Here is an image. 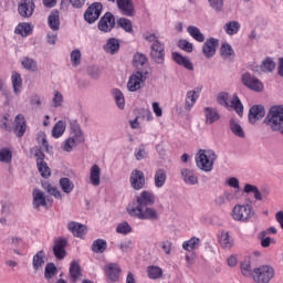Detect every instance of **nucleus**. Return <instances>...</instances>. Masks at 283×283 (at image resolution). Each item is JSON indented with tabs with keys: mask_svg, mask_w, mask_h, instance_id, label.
Wrapping results in <instances>:
<instances>
[{
	"mask_svg": "<svg viewBox=\"0 0 283 283\" xmlns=\"http://www.w3.org/2000/svg\"><path fill=\"white\" fill-rule=\"evenodd\" d=\"M244 192L245 193H254L255 200H262V192H260V189H258L256 186L247 184L244 186Z\"/></svg>",
	"mask_w": 283,
	"mask_h": 283,
	"instance_id": "obj_51",
	"label": "nucleus"
},
{
	"mask_svg": "<svg viewBox=\"0 0 283 283\" xmlns=\"http://www.w3.org/2000/svg\"><path fill=\"white\" fill-rule=\"evenodd\" d=\"M200 92H202V88H197L187 92L185 99V109L187 112H191L193 105H196V102L198 101V98H200Z\"/></svg>",
	"mask_w": 283,
	"mask_h": 283,
	"instance_id": "obj_20",
	"label": "nucleus"
},
{
	"mask_svg": "<svg viewBox=\"0 0 283 283\" xmlns=\"http://www.w3.org/2000/svg\"><path fill=\"white\" fill-rule=\"evenodd\" d=\"M258 238L261 240V247L263 249H269V247H271V237H266V232H260Z\"/></svg>",
	"mask_w": 283,
	"mask_h": 283,
	"instance_id": "obj_60",
	"label": "nucleus"
},
{
	"mask_svg": "<svg viewBox=\"0 0 283 283\" xmlns=\"http://www.w3.org/2000/svg\"><path fill=\"white\" fill-rule=\"evenodd\" d=\"M11 83L14 94H21V88L23 87V78H21V74L12 72Z\"/></svg>",
	"mask_w": 283,
	"mask_h": 283,
	"instance_id": "obj_30",
	"label": "nucleus"
},
{
	"mask_svg": "<svg viewBox=\"0 0 283 283\" xmlns=\"http://www.w3.org/2000/svg\"><path fill=\"white\" fill-rule=\"evenodd\" d=\"M266 116V111L262 105H254L249 111V123L251 125H255L258 120L264 118Z\"/></svg>",
	"mask_w": 283,
	"mask_h": 283,
	"instance_id": "obj_18",
	"label": "nucleus"
},
{
	"mask_svg": "<svg viewBox=\"0 0 283 283\" xmlns=\"http://www.w3.org/2000/svg\"><path fill=\"white\" fill-rule=\"evenodd\" d=\"M72 6L73 8H83L85 6V0H62L61 1V9L67 10L69 6Z\"/></svg>",
	"mask_w": 283,
	"mask_h": 283,
	"instance_id": "obj_46",
	"label": "nucleus"
},
{
	"mask_svg": "<svg viewBox=\"0 0 283 283\" xmlns=\"http://www.w3.org/2000/svg\"><path fill=\"white\" fill-rule=\"evenodd\" d=\"M241 273L244 275V277H253V271H251V262L245 261L242 262L241 265Z\"/></svg>",
	"mask_w": 283,
	"mask_h": 283,
	"instance_id": "obj_54",
	"label": "nucleus"
},
{
	"mask_svg": "<svg viewBox=\"0 0 283 283\" xmlns=\"http://www.w3.org/2000/svg\"><path fill=\"white\" fill-rule=\"evenodd\" d=\"M90 181L93 187H98L101 185V167L96 164L91 167Z\"/></svg>",
	"mask_w": 283,
	"mask_h": 283,
	"instance_id": "obj_28",
	"label": "nucleus"
},
{
	"mask_svg": "<svg viewBox=\"0 0 283 283\" xmlns=\"http://www.w3.org/2000/svg\"><path fill=\"white\" fill-rule=\"evenodd\" d=\"M198 247H200V239L196 237H192L191 239L182 243V250L188 251L189 253H191V251H196Z\"/></svg>",
	"mask_w": 283,
	"mask_h": 283,
	"instance_id": "obj_37",
	"label": "nucleus"
},
{
	"mask_svg": "<svg viewBox=\"0 0 283 283\" xmlns=\"http://www.w3.org/2000/svg\"><path fill=\"white\" fill-rule=\"evenodd\" d=\"M145 41L151 43L150 45V56L155 63H165V43H163L158 35L155 33H146L144 35Z\"/></svg>",
	"mask_w": 283,
	"mask_h": 283,
	"instance_id": "obj_2",
	"label": "nucleus"
},
{
	"mask_svg": "<svg viewBox=\"0 0 283 283\" xmlns=\"http://www.w3.org/2000/svg\"><path fill=\"white\" fill-rule=\"evenodd\" d=\"M56 273H59V270H56V265L54 263H48L45 265L44 277H46V280H52Z\"/></svg>",
	"mask_w": 283,
	"mask_h": 283,
	"instance_id": "obj_50",
	"label": "nucleus"
},
{
	"mask_svg": "<svg viewBox=\"0 0 283 283\" xmlns=\"http://www.w3.org/2000/svg\"><path fill=\"white\" fill-rule=\"evenodd\" d=\"M34 156L36 158L39 174L42 178H50V176H52V170L50 169V166H48V163H45V154H43L41 149H35Z\"/></svg>",
	"mask_w": 283,
	"mask_h": 283,
	"instance_id": "obj_9",
	"label": "nucleus"
},
{
	"mask_svg": "<svg viewBox=\"0 0 283 283\" xmlns=\"http://www.w3.org/2000/svg\"><path fill=\"white\" fill-rule=\"evenodd\" d=\"M242 83L245 87H249V90H253V92H262V90H264V84L250 73L242 75Z\"/></svg>",
	"mask_w": 283,
	"mask_h": 283,
	"instance_id": "obj_14",
	"label": "nucleus"
},
{
	"mask_svg": "<svg viewBox=\"0 0 283 283\" xmlns=\"http://www.w3.org/2000/svg\"><path fill=\"white\" fill-rule=\"evenodd\" d=\"M71 62L74 66L81 65V51L78 49L71 52Z\"/></svg>",
	"mask_w": 283,
	"mask_h": 283,
	"instance_id": "obj_62",
	"label": "nucleus"
},
{
	"mask_svg": "<svg viewBox=\"0 0 283 283\" xmlns=\"http://www.w3.org/2000/svg\"><path fill=\"white\" fill-rule=\"evenodd\" d=\"M116 232L127 235V233H132V226L127 222L119 223L116 228Z\"/></svg>",
	"mask_w": 283,
	"mask_h": 283,
	"instance_id": "obj_59",
	"label": "nucleus"
},
{
	"mask_svg": "<svg viewBox=\"0 0 283 283\" xmlns=\"http://www.w3.org/2000/svg\"><path fill=\"white\" fill-rule=\"evenodd\" d=\"M128 213L138 220H158V211L154 208L127 209Z\"/></svg>",
	"mask_w": 283,
	"mask_h": 283,
	"instance_id": "obj_7",
	"label": "nucleus"
},
{
	"mask_svg": "<svg viewBox=\"0 0 283 283\" xmlns=\"http://www.w3.org/2000/svg\"><path fill=\"white\" fill-rule=\"evenodd\" d=\"M233 48H231V44H222L221 45V56L224 59H231L233 56Z\"/></svg>",
	"mask_w": 283,
	"mask_h": 283,
	"instance_id": "obj_57",
	"label": "nucleus"
},
{
	"mask_svg": "<svg viewBox=\"0 0 283 283\" xmlns=\"http://www.w3.org/2000/svg\"><path fill=\"white\" fill-rule=\"evenodd\" d=\"M264 124L272 132L283 134V105L272 106L264 118Z\"/></svg>",
	"mask_w": 283,
	"mask_h": 283,
	"instance_id": "obj_1",
	"label": "nucleus"
},
{
	"mask_svg": "<svg viewBox=\"0 0 283 283\" xmlns=\"http://www.w3.org/2000/svg\"><path fill=\"white\" fill-rule=\"evenodd\" d=\"M33 207L34 209H39V207H48L45 195L39 189L33 190Z\"/></svg>",
	"mask_w": 283,
	"mask_h": 283,
	"instance_id": "obj_27",
	"label": "nucleus"
},
{
	"mask_svg": "<svg viewBox=\"0 0 283 283\" xmlns=\"http://www.w3.org/2000/svg\"><path fill=\"white\" fill-rule=\"evenodd\" d=\"M261 70L262 72H273L275 70V62L271 57L265 59L261 65Z\"/></svg>",
	"mask_w": 283,
	"mask_h": 283,
	"instance_id": "obj_55",
	"label": "nucleus"
},
{
	"mask_svg": "<svg viewBox=\"0 0 283 283\" xmlns=\"http://www.w3.org/2000/svg\"><path fill=\"white\" fill-rule=\"evenodd\" d=\"M171 242L170 241H163L159 243L161 251H164L165 255H171Z\"/></svg>",
	"mask_w": 283,
	"mask_h": 283,
	"instance_id": "obj_64",
	"label": "nucleus"
},
{
	"mask_svg": "<svg viewBox=\"0 0 283 283\" xmlns=\"http://www.w3.org/2000/svg\"><path fill=\"white\" fill-rule=\"evenodd\" d=\"M33 269L34 271H38L45 264V252L43 250L39 251L34 256H33Z\"/></svg>",
	"mask_w": 283,
	"mask_h": 283,
	"instance_id": "obj_39",
	"label": "nucleus"
},
{
	"mask_svg": "<svg viewBox=\"0 0 283 283\" xmlns=\"http://www.w3.org/2000/svg\"><path fill=\"white\" fill-rule=\"evenodd\" d=\"M219 244L222 249H231L233 247V239L229 235V232H221Z\"/></svg>",
	"mask_w": 283,
	"mask_h": 283,
	"instance_id": "obj_40",
	"label": "nucleus"
},
{
	"mask_svg": "<svg viewBox=\"0 0 283 283\" xmlns=\"http://www.w3.org/2000/svg\"><path fill=\"white\" fill-rule=\"evenodd\" d=\"M205 115H206V123L208 125H213V123H218V120H220V114L216 108L206 107Z\"/></svg>",
	"mask_w": 283,
	"mask_h": 283,
	"instance_id": "obj_29",
	"label": "nucleus"
},
{
	"mask_svg": "<svg viewBox=\"0 0 283 283\" xmlns=\"http://www.w3.org/2000/svg\"><path fill=\"white\" fill-rule=\"evenodd\" d=\"M93 253H105L107 251V241L97 239L92 244Z\"/></svg>",
	"mask_w": 283,
	"mask_h": 283,
	"instance_id": "obj_43",
	"label": "nucleus"
},
{
	"mask_svg": "<svg viewBox=\"0 0 283 283\" xmlns=\"http://www.w3.org/2000/svg\"><path fill=\"white\" fill-rule=\"evenodd\" d=\"M165 182H167V171L165 169H157L155 172V187L160 189L165 187Z\"/></svg>",
	"mask_w": 283,
	"mask_h": 283,
	"instance_id": "obj_32",
	"label": "nucleus"
},
{
	"mask_svg": "<svg viewBox=\"0 0 283 283\" xmlns=\"http://www.w3.org/2000/svg\"><path fill=\"white\" fill-rule=\"evenodd\" d=\"M196 165L201 171H213V164L218 160L216 151L210 149H200L196 155Z\"/></svg>",
	"mask_w": 283,
	"mask_h": 283,
	"instance_id": "obj_3",
	"label": "nucleus"
},
{
	"mask_svg": "<svg viewBox=\"0 0 283 283\" xmlns=\"http://www.w3.org/2000/svg\"><path fill=\"white\" fill-rule=\"evenodd\" d=\"M105 52H108V54H116L118 50H120V42L116 40V38H111L107 40V43L104 45Z\"/></svg>",
	"mask_w": 283,
	"mask_h": 283,
	"instance_id": "obj_31",
	"label": "nucleus"
},
{
	"mask_svg": "<svg viewBox=\"0 0 283 283\" xmlns=\"http://www.w3.org/2000/svg\"><path fill=\"white\" fill-rule=\"evenodd\" d=\"M181 176L186 185H198V177L190 169H182Z\"/></svg>",
	"mask_w": 283,
	"mask_h": 283,
	"instance_id": "obj_34",
	"label": "nucleus"
},
{
	"mask_svg": "<svg viewBox=\"0 0 283 283\" xmlns=\"http://www.w3.org/2000/svg\"><path fill=\"white\" fill-rule=\"evenodd\" d=\"M137 206L128 209H146V207H153L156 202V196L151 191L144 190L136 198Z\"/></svg>",
	"mask_w": 283,
	"mask_h": 283,
	"instance_id": "obj_8",
	"label": "nucleus"
},
{
	"mask_svg": "<svg viewBox=\"0 0 283 283\" xmlns=\"http://www.w3.org/2000/svg\"><path fill=\"white\" fill-rule=\"evenodd\" d=\"M15 34H20V36H30L32 34V27L29 23L22 22L15 27Z\"/></svg>",
	"mask_w": 283,
	"mask_h": 283,
	"instance_id": "obj_38",
	"label": "nucleus"
},
{
	"mask_svg": "<svg viewBox=\"0 0 283 283\" xmlns=\"http://www.w3.org/2000/svg\"><path fill=\"white\" fill-rule=\"evenodd\" d=\"M146 273L149 280H160V277H163V270L158 265H149L146 269Z\"/></svg>",
	"mask_w": 283,
	"mask_h": 283,
	"instance_id": "obj_35",
	"label": "nucleus"
},
{
	"mask_svg": "<svg viewBox=\"0 0 283 283\" xmlns=\"http://www.w3.org/2000/svg\"><path fill=\"white\" fill-rule=\"evenodd\" d=\"M117 8L124 17H135L136 9L132 0H117Z\"/></svg>",
	"mask_w": 283,
	"mask_h": 283,
	"instance_id": "obj_19",
	"label": "nucleus"
},
{
	"mask_svg": "<svg viewBox=\"0 0 283 283\" xmlns=\"http://www.w3.org/2000/svg\"><path fill=\"white\" fill-rule=\"evenodd\" d=\"M147 71H137L135 74L129 76L127 82L128 92H138L140 90V83L147 81Z\"/></svg>",
	"mask_w": 283,
	"mask_h": 283,
	"instance_id": "obj_10",
	"label": "nucleus"
},
{
	"mask_svg": "<svg viewBox=\"0 0 283 283\" xmlns=\"http://www.w3.org/2000/svg\"><path fill=\"white\" fill-rule=\"evenodd\" d=\"M187 32L198 43H205V34H202V32L200 31V29L198 27L189 25L187 28Z\"/></svg>",
	"mask_w": 283,
	"mask_h": 283,
	"instance_id": "obj_33",
	"label": "nucleus"
},
{
	"mask_svg": "<svg viewBox=\"0 0 283 283\" xmlns=\"http://www.w3.org/2000/svg\"><path fill=\"white\" fill-rule=\"evenodd\" d=\"M104 273L109 282H118L120 280V265L117 263H107L104 266Z\"/></svg>",
	"mask_w": 283,
	"mask_h": 283,
	"instance_id": "obj_15",
	"label": "nucleus"
},
{
	"mask_svg": "<svg viewBox=\"0 0 283 283\" xmlns=\"http://www.w3.org/2000/svg\"><path fill=\"white\" fill-rule=\"evenodd\" d=\"M63 134H65V122L59 120L52 129V136L53 138H61Z\"/></svg>",
	"mask_w": 283,
	"mask_h": 283,
	"instance_id": "obj_45",
	"label": "nucleus"
},
{
	"mask_svg": "<svg viewBox=\"0 0 283 283\" xmlns=\"http://www.w3.org/2000/svg\"><path fill=\"white\" fill-rule=\"evenodd\" d=\"M255 211L253 210V206L249 203H237L231 212V218L235 222H251V219L254 218Z\"/></svg>",
	"mask_w": 283,
	"mask_h": 283,
	"instance_id": "obj_4",
	"label": "nucleus"
},
{
	"mask_svg": "<svg viewBox=\"0 0 283 283\" xmlns=\"http://www.w3.org/2000/svg\"><path fill=\"white\" fill-rule=\"evenodd\" d=\"M217 101L219 105H223V107H231L232 109H234V112H237L239 116H242V114H244V106L242 105V102L240 101V97H238L237 94L233 95L230 104L229 93H220L217 97Z\"/></svg>",
	"mask_w": 283,
	"mask_h": 283,
	"instance_id": "obj_6",
	"label": "nucleus"
},
{
	"mask_svg": "<svg viewBox=\"0 0 283 283\" xmlns=\"http://www.w3.org/2000/svg\"><path fill=\"white\" fill-rule=\"evenodd\" d=\"M147 63V55L143 53H136L133 57L134 67H143Z\"/></svg>",
	"mask_w": 283,
	"mask_h": 283,
	"instance_id": "obj_49",
	"label": "nucleus"
},
{
	"mask_svg": "<svg viewBox=\"0 0 283 283\" xmlns=\"http://www.w3.org/2000/svg\"><path fill=\"white\" fill-rule=\"evenodd\" d=\"M220 42L216 38H209L202 45V53L206 56V59H212V56H216V50L218 49V45Z\"/></svg>",
	"mask_w": 283,
	"mask_h": 283,
	"instance_id": "obj_17",
	"label": "nucleus"
},
{
	"mask_svg": "<svg viewBox=\"0 0 283 283\" xmlns=\"http://www.w3.org/2000/svg\"><path fill=\"white\" fill-rule=\"evenodd\" d=\"M275 277V269L269 264L252 270V280L256 283H270Z\"/></svg>",
	"mask_w": 283,
	"mask_h": 283,
	"instance_id": "obj_5",
	"label": "nucleus"
},
{
	"mask_svg": "<svg viewBox=\"0 0 283 283\" xmlns=\"http://www.w3.org/2000/svg\"><path fill=\"white\" fill-rule=\"evenodd\" d=\"M0 163H12V151L8 148L0 149Z\"/></svg>",
	"mask_w": 283,
	"mask_h": 283,
	"instance_id": "obj_53",
	"label": "nucleus"
},
{
	"mask_svg": "<svg viewBox=\"0 0 283 283\" xmlns=\"http://www.w3.org/2000/svg\"><path fill=\"white\" fill-rule=\"evenodd\" d=\"M117 25L122 28V30L128 32V34L134 33V24L132 23V20L127 18L117 19Z\"/></svg>",
	"mask_w": 283,
	"mask_h": 283,
	"instance_id": "obj_41",
	"label": "nucleus"
},
{
	"mask_svg": "<svg viewBox=\"0 0 283 283\" xmlns=\"http://www.w3.org/2000/svg\"><path fill=\"white\" fill-rule=\"evenodd\" d=\"M116 27V18L112 12H106L98 21L97 28L101 32H112Z\"/></svg>",
	"mask_w": 283,
	"mask_h": 283,
	"instance_id": "obj_12",
	"label": "nucleus"
},
{
	"mask_svg": "<svg viewBox=\"0 0 283 283\" xmlns=\"http://www.w3.org/2000/svg\"><path fill=\"white\" fill-rule=\"evenodd\" d=\"M49 28L56 32L61 28V14L59 10H53L48 18Z\"/></svg>",
	"mask_w": 283,
	"mask_h": 283,
	"instance_id": "obj_26",
	"label": "nucleus"
},
{
	"mask_svg": "<svg viewBox=\"0 0 283 283\" xmlns=\"http://www.w3.org/2000/svg\"><path fill=\"white\" fill-rule=\"evenodd\" d=\"M69 276H70L71 283H78V280L83 277V272L81 271V265L78 264V262L76 261L71 262Z\"/></svg>",
	"mask_w": 283,
	"mask_h": 283,
	"instance_id": "obj_24",
	"label": "nucleus"
},
{
	"mask_svg": "<svg viewBox=\"0 0 283 283\" xmlns=\"http://www.w3.org/2000/svg\"><path fill=\"white\" fill-rule=\"evenodd\" d=\"M18 12L23 19H30L34 14V0H21L18 6Z\"/></svg>",
	"mask_w": 283,
	"mask_h": 283,
	"instance_id": "obj_16",
	"label": "nucleus"
},
{
	"mask_svg": "<svg viewBox=\"0 0 283 283\" xmlns=\"http://www.w3.org/2000/svg\"><path fill=\"white\" fill-rule=\"evenodd\" d=\"M130 187L135 189V191H140L145 187V172L142 170L135 169L130 174L129 178Z\"/></svg>",
	"mask_w": 283,
	"mask_h": 283,
	"instance_id": "obj_13",
	"label": "nucleus"
},
{
	"mask_svg": "<svg viewBox=\"0 0 283 283\" xmlns=\"http://www.w3.org/2000/svg\"><path fill=\"white\" fill-rule=\"evenodd\" d=\"M60 186L64 193H72V191H74V182H72L70 178H61Z\"/></svg>",
	"mask_w": 283,
	"mask_h": 283,
	"instance_id": "obj_48",
	"label": "nucleus"
},
{
	"mask_svg": "<svg viewBox=\"0 0 283 283\" xmlns=\"http://www.w3.org/2000/svg\"><path fill=\"white\" fill-rule=\"evenodd\" d=\"M44 189L48 191V193H50L57 200H61V198H63L59 188L52 186V184H44Z\"/></svg>",
	"mask_w": 283,
	"mask_h": 283,
	"instance_id": "obj_52",
	"label": "nucleus"
},
{
	"mask_svg": "<svg viewBox=\"0 0 283 283\" xmlns=\"http://www.w3.org/2000/svg\"><path fill=\"white\" fill-rule=\"evenodd\" d=\"M210 3V7H212L213 10H216L217 12H221L222 8L224 6V1L223 0H208Z\"/></svg>",
	"mask_w": 283,
	"mask_h": 283,
	"instance_id": "obj_63",
	"label": "nucleus"
},
{
	"mask_svg": "<svg viewBox=\"0 0 283 283\" xmlns=\"http://www.w3.org/2000/svg\"><path fill=\"white\" fill-rule=\"evenodd\" d=\"M65 247H67V240L59 238L54 241L53 253L57 260L65 258Z\"/></svg>",
	"mask_w": 283,
	"mask_h": 283,
	"instance_id": "obj_23",
	"label": "nucleus"
},
{
	"mask_svg": "<svg viewBox=\"0 0 283 283\" xmlns=\"http://www.w3.org/2000/svg\"><path fill=\"white\" fill-rule=\"evenodd\" d=\"M67 229L74 238H83L87 233V227L83 223L71 221L67 223Z\"/></svg>",
	"mask_w": 283,
	"mask_h": 283,
	"instance_id": "obj_21",
	"label": "nucleus"
},
{
	"mask_svg": "<svg viewBox=\"0 0 283 283\" xmlns=\"http://www.w3.org/2000/svg\"><path fill=\"white\" fill-rule=\"evenodd\" d=\"M101 12H103V4L101 2H95L86 9L84 19L87 23H96L98 17H101Z\"/></svg>",
	"mask_w": 283,
	"mask_h": 283,
	"instance_id": "obj_11",
	"label": "nucleus"
},
{
	"mask_svg": "<svg viewBox=\"0 0 283 283\" xmlns=\"http://www.w3.org/2000/svg\"><path fill=\"white\" fill-rule=\"evenodd\" d=\"M230 129L234 136L239 138H244V129L235 119H230Z\"/></svg>",
	"mask_w": 283,
	"mask_h": 283,
	"instance_id": "obj_44",
	"label": "nucleus"
},
{
	"mask_svg": "<svg viewBox=\"0 0 283 283\" xmlns=\"http://www.w3.org/2000/svg\"><path fill=\"white\" fill-rule=\"evenodd\" d=\"M113 96L115 98V103L119 109H125V96L123 95V92L118 88L113 90Z\"/></svg>",
	"mask_w": 283,
	"mask_h": 283,
	"instance_id": "obj_47",
	"label": "nucleus"
},
{
	"mask_svg": "<svg viewBox=\"0 0 283 283\" xmlns=\"http://www.w3.org/2000/svg\"><path fill=\"white\" fill-rule=\"evenodd\" d=\"M76 145H78V142H76V139L74 137H70L65 140V143L63 145V149H64V151H72V149H74V147H76Z\"/></svg>",
	"mask_w": 283,
	"mask_h": 283,
	"instance_id": "obj_61",
	"label": "nucleus"
},
{
	"mask_svg": "<svg viewBox=\"0 0 283 283\" xmlns=\"http://www.w3.org/2000/svg\"><path fill=\"white\" fill-rule=\"evenodd\" d=\"M172 60L175 61V63H177V65H181V67H185L186 70L192 72L193 63H191V60H189V57L182 56L178 52H172Z\"/></svg>",
	"mask_w": 283,
	"mask_h": 283,
	"instance_id": "obj_25",
	"label": "nucleus"
},
{
	"mask_svg": "<svg viewBox=\"0 0 283 283\" xmlns=\"http://www.w3.org/2000/svg\"><path fill=\"white\" fill-rule=\"evenodd\" d=\"M22 66L24 67V70H30L31 72H36V62L30 57L23 59Z\"/></svg>",
	"mask_w": 283,
	"mask_h": 283,
	"instance_id": "obj_56",
	"label": "nucleus"
},
{
	"mask_svg": "<svg viewBox=\"0 0 283 283\" xmlns=\"http://www.w3.org/2000/svg\"><path fill=\"white\" fill-rule=\"evenodd\" d=\"M240 22L230 21L224 24V32L229 34V36H233V34H238L240 32Z\"/></svg>",
	"mask_w": 283,
	"mask_h": 283,
	"instance_id": "obj_42",
	"label": "nucleus"
},
{
	"mask_svg": "<svg viewBox=\"0 0 283 283\" xmlns=\"http://www.w3.org/2000/svg\"><path fill=\"white\" fill-rule=\"evenodd\" d=\"M14 123L15 125L13 127V133L15 136H18V138H23L25 135V129H28V125L25 124V116L21 114L17 115Z\"/></svg>",
	"mask_w": 283,
	"mask_h": 283,
	"instance_id": "obj_22",
	"label": "nucleus"
},
{
	"mask_svg": "<svg viewBox=\"0 0 283 283\" xmlns=\"http://www.w3.org/2000/svg\"><path fill=\"white\" fill-rule=\"evenodd\" d=\"M178 48L184 50V52L191 53L193 52V44L187 40H179Z\"/></svg>",
	"mask_w": 283,
	"mask_h": 283,
	"instance_id": "obj_58",
	"label": "nucleus"
},
{
	"mask_svg": "<svg viewBox=\"0 0 283 283\" xmlns=\"http://www.w3.org/2000/svg\"><path fill=\"white\" fill-rule=\"evenodd\" d=\"M71 132L73 134V138L76 139V143H85V137L83 136V130H81V125H78V123H71Z\"/></svg>",
	"mask_w": 283,
	"mask_h": 283,
	"instance_id": "obj_36",
	"label": "nucleus"
}]
</instances>
